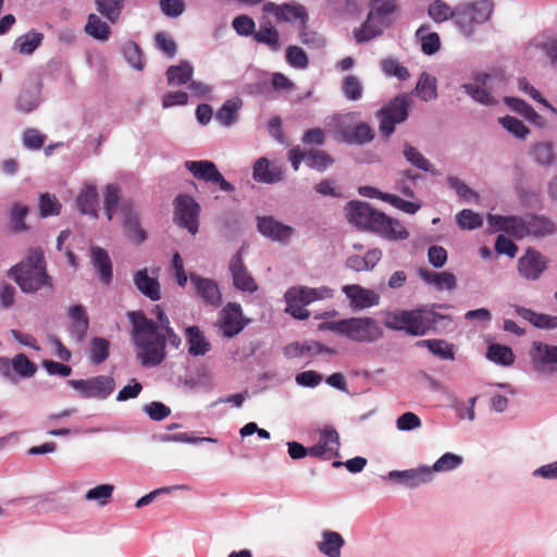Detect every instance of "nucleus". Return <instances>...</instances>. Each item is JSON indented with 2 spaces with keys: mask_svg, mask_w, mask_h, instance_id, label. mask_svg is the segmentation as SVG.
<instances>
[{
  "mask_svg": "<svg viewBox=\"0 0 557 557\" xmlns=\"http://www.w3.org/2000/svg\"><path fill=\"white\" fill-rule=\"evenodd\" d=\"M157 320L149 319L138 311L126 313L131 324V338L136 348V357L144 368H153L163 362L165 351V330L172 327L166 313L160 306L156 307Z\"/></svg>",
  "mask_w": 557,
  "mask_h": 557,
  "instance_id": "nucleus-1",
  "label": "nucleus"
},
{
  "mask_svg": "<svg viewBox=\"0 0 557 557\" xmlns=\"http://www.w3.org/2000/svg\"><path fill=\"white\" fill-rule=\"evenodd\" d=\"M346 218L357 228L369 231L388 240H404L409 236L403 223L374 209L368 202L351 200L346 207Z\"/></svg>",
  "mask_w": 557,
  "mask_h": 557,
  "instance_id": "nucleus-2",
  "label": "nucleus"
},
{
  "mask_svg": "<svg viewBox=\"0 0 557 557\" xmlns=\"http://www.w3.org/2000/svg\"><path fill=\"white\" fill-rule=\"evenodd\" d=\"M9 277L15 281L21 290L34 294L41 288H52V277L46 271V261L41 248H32L24 260L12 267Z\"/></svg>",
  "mask_w": 557,
  "mask_h": 557,
  "instance_id": "nucleus-3",
  "label": "nucleus"
},
{
  "mask_svg": "<svg viewBox=\"0 0 557 557\" xmlns=\"http://www.w3.org/2000/svg\"><path fill=\"white\" fill-rule=\"evenodd\" d=\"M319 331H330L351 342L374 344L383 338L384 329L372 317H350L319 324Z\"/></svg>",
  "mask_w": 557,
  "mask_h": 557,
  "instance_id": "nucleus-4",
  "label": "nucleus"
},
{
  "mask_svg": "<svg viewBox=\"0 0 557 557\" xmlns=\"http://www.w3.org/2000/svg\"><path fill=\"white\" fill-rule=\"evenodd\" d=\"M446 317L431 309L391 310L384 313V325L391 331L423 336Z\"/></svg>",
  "mask_w": 557,
  "mask_h": 557,
  "instance_id": "nucleus-5",
  "label": "nucleus"
},
{
  "mask_svg": "<svg viewBox=\"0 0 557 557\" xmlns=\"http://www.w3.org/2000/svg\"><path fill=\"white\" fill-rule=\"evenodd\" d=\"M334 296V290L327 286L307 287L294 286L286 290V312L298 320H307L310 317L309 310L305 307L323 299Z\"/></svg>",
  "mask_w": 557,
  "mask_h": 557,
  "instance_id": "nucleus-6",
  "label": "nucleus"
},
{
  "mask_svg": "<svg viewBox=\"0 0 557 557\" xmlns=\"http://www.w3.org/2000/svg\"><path fill=\"white\" fill-rule=\"evenodd\" d=\"M492 0H479L475 2L460 3L457 5L456 26L467 37L471 36L475 25L485 23L492 12Z\"/></svg>",
  "mask_w": 557,
  "mask_h": 557,
  "instance_id": "nucleus-7",
  "label": "nucleus"
},
{
  "mask_svg": "<svg viewBox=\"0 0 557 557\" xmlns=\"http://www.w3.org/2000/svg\"><path fill=\"white\" fill-rule=\"evenodd\" d=\"M408 108V97L399 95L376 112V119L380 123L379 129L383 137H389L395 131V125L407 120Z\"/></svg>",
  "mask_w": 557,
  "mask_h": 557,
  "instance_id": "nucleus-8",
  "label": "nucleus"
},
{
  "mask_svg": "<svg viewBox=\"0 0 557 557\" xmlns=\"http://www.w3.org/2000/svg\"><path fill=\"white\" fill-rule=\"evenodd\" d=\"M67 383L83 398L107 399L115 389V381L110 375H97L86 380H70Z\"/></svg>",
  "mask_w": 557,
  "mask_h": 557,
  "instance_id": "nucleus-9",
  "label": "nucleus"
},
{
  "mask_svg": "<svg viewBox=\"0 0 557 557\" xmlns=\"http://www.w3.org/2000/svg\"><path fill=\"white\" fill-rule=\"evenodd\" d=\"M176 223L195 235L199 227L200 206L189 195L181 194L174 200Z\"/></svg>",
  "mask_w": 557,
  "mask_h": 557,
  "instance_id": "nucleus-10",
  "label": "nucleus"
},
{
  "mask_svg": "<svg viewBox=\"0 0 557 557\" xmlns=\"http://www.w3.org/2000/svg\"><path fill=\"white\" fill-rule=\"evenodd\" d=\"M556 230V224L552 219L540 214H525L518 219L516 238L520 239L527 236L543 238L553 235Z\"/></svg>",
  "mask_w": 557,
  "mask_h": 557,
  "instance_id": "nucleus-11",
  "label": "nucleus"
},
{
  "mask_svg": "<svg viewBox=\"0 0 557 557\" xmlns=\"http://www.w3.org/2000/svg\"><path fill=\"white\" fill-rule=\"evenodd\" d=\"M185 168L194 177L205 181L206 183H214L222 191L232 193L235 190L234 185L224 178L212 161H186Z\"/></svg>",
  "mask_w": 557,
  "mask_h": 557,
  "instance_id": "nucleus-12",
  "label": "nucleus"
},
{
  "mask_svg": "<svg viewBox=\"0 0 557 557\" xmlns=\"http://www.w3.org/2000/svg\"><path fill=\"white\" fill-rule=\"evenodd\" d=\"M548 258L534 248H528L518 259L519 275L527 281H537L548 268Z\"/></svg>",
  "mask_w": 557,
  "mask_h": 557,
  "instance_id": "nucleus-13",
  "label": "nucleus"
},
{
  "mask_svg": "<svg viewBox=\"0 0 557 557\" xmlns=\"http://www.w3.org/2000/svg\"><path fill=\"white\" fill-rule=\"evenodd\" d=\"M122 214L123 232L128 240L134 244H141L147 238L146 231L140 226L136 206L132 200H123L120 205Z\"/></svg>",
  "mask_w": 557,
  "mask_h": 557,
  "instance_id": "nucleus-14",
  "label": "nucleus"
},
{
  "mask_svg": "<svg viewBox=\"0 0 557 557\" xmlns=\"http://www.w3.org/2000/svg\"><path fill=\"white\" fill-rule=\"evenodd\" d=\"M262 11L264 13L272 14L278 23L299 21L300 25H306L309 18L307 9L302 4L296 2L282 4L265 2L262 5Z\"/></svg>",
  "mask_w": 557,
  "mask_h": 557,
  "instance_id": "nucleus-15",
  "label": "nucleus"
},
{
  "mask_svg": "<svg viewBox=\"0 0 557 557\" xmlns=\"http://www.w3.org/2000/svg\"><path fill=\"white\" fill-rule=\"evenodd\" d=\"M247 322L244 319L240 305L230 302L221 310L218 326L223 336L232 338L244 330Z\"/></svg>",
  "mask_w": 557,
  "mask_h": 557,
  "instance_id": "nucleus-16",
  "label": "nucleus"
},
{
  "mask_svg": "<svg viewBox=\"0 0 557 557\" xmlns=\"http://www.w3.org/2000/svg\"><path fill=\"white\" fill-rule=\"evenodd\" d=\"M243 249H239L228 262V271L232 276L233 285L236 289L252 294L258 290V284L244 263L242 256Z\"/></svg>",
  "mask_w": 557,
  "mask_h": 557,
  "instance_id": "nucleus-17",
  "label": "nucleus"
},
{
  "mask_svg": "<svg viewBox=\"0 0 557 557\" xmlns=\"http://www.w3.org/2000/svg\"><path fill=\"white\" fill-rule=\"evenodd\" d=\"M530 357L536 372H557V346L533 342Z\"/></svg>",
  "mask_w": 557,
  "mask_h": 557,
  "instance_id": "nucleus-18",
  "label": "nucleus"
},
{
  "mask_svg": "<svg viewBox=\"0 0 557 557\" xmlns=\"http://www.w3.org/2000/svg\"><path fill=\"white\" fill-rule=\"evenodd\" d=\"M387 480L408 488H416L433 480L429 466L407 470H392L387 473Z\"/></svg>",
  "mask_w": 557,
  "mask_h": 557,
  "instance_id": "nucleus-19",
  "label": "nucleus"
},
{
  "mask_svg": "<svg viewBox=\"0 0 557 557\" xmlns=\"http://www.w3.org/2000/svg\"><path fill=\"white\" fill-rule=\"evenodd\" d=\"M342 290L349 300L350 308L355 311L364 310L380 304V295L361 285H345Z\"/></svg>",
  "mask_w": 557,
  "mask_h": 557,
  "instance_id": "nucleus-20",
  "label": "nucleus"
},
{
  "mask_svg": "<svg viewBox=\"0 0 557 557\" xmlns=\"http://www.w3.org/2000/svg\"><path fill=\"white\" fill-rule=\"evenodd\" d=\"M190 283L193 284L197 296L207 306L218 308L222 304V294L219 285L214 280L202 277L196 273L189 274Z\"/></svg>",
  "mask_w": 557,
  "mask_h": 557,
  "instance_id": "nucleus-21",
  "label": "nucleus"
},
{
  "mask_svg": "<svg viewBox=\"0 0 557 557\" xmlns=\"http://www.w3.org/2000/svg\"><path fill=\"white\" fill-rule=\"evenodd\" d=\"M310 455L319 458H332L339 456V435L332 426H325L319 442L310 447Z\"/></svg>",
  "mask_w": 557,
  "mask_h": 557,
  "instance_id": "nucleus-22",
  "label": "nucleus"
},
{
  "mask_svg": "<svg viewBox=\"0 0 557 557\" xmlns=\"http://www.w3.org/2000/svg\"><path fill=\"white\" fill-rule=\"evenodd\" d=\"M389 24L391 21H386L370 11L361 26L354 30V38L357 42L370 41L371 39L381 36L384 32V28L388 27Z\"/></svg>",
  "mask_w": 557,
  "mask_h": 557,
  "instance_id": "nucleus-23",
  "label": "nucleus"
},
{
  "mask_svg": "<svg viewBox=\"0 0 557 557\" xmlns=\"http://www.w3.org/2000/svg\"><path fill=\"white\" fill-rule=\"evenodd\" d=\"M491 76L486 73L478 74L473 83H467L461 85V88L467 95H469L474 101L484 106H493L496 103L495 98L487 90V83Z\"/></svg>",
  "mask_w": 557,
  "mask_h": 557,
  "instance_id": "nucleus-24",
  "label": "nucleus"
},
{
  "mask_svg": "<svg viewBox=\"0 0 557 557\" xmlns=\"http://www.w3.org/2000/svg\"><path fill=\"white\" fill-rule=\"evenodd\" d=\"M258 231L263 236L276 242H286L294 233L293 227L276 221L272 216L259 218Z\"/></svg>",
  "mask_w": 557,
  "mask_h": 557,
  "instance_id": "nucleus-25",
  "label": "nucleus"
},
{
  "mask_svg": "<svg viewBox=\"0 0 557 557\" xmlns=\"http://www.w3.org/2000/svg\"><path fill=\"white\" fill-rule=\"evenodd\" d=\"M252 177L258 183L274 184L283 180L282 168L267 158H259L253 164Z\"/></svg>",
  "mask_w": 557,
  "mask_h": 557,
  "instance_id": "nucleus-26",
  "label": "nucleus"
},
{
  "mask_svg": "<svg viewBox=\"0 0 557 557\" xmlns=\"http://www.w3.org/2000/svg\"><path fill=\"white\" fill-rule=\"evenodd\" d=\"M136 288L152 301L161 299V286L157 277L150 276L148 269H141L133 274Z\"/></svg>",
  "mask_w": 557,
  "mask_h": 557,
  "instance_id": "nucleus-27",
  "label": "nucleus"
},
{
  "mask_svg": "<svg viewBox=\"0 0 557 557\" xmlns=\"http://www.w3.org/2000/svg\"><path fill=\"white\" fill-rule=\"evenodd\" d=\"M71 319L70 335L76 343H82L89 329V319L82 305H73L69 308Z\"/></svg>",
  "mask_w": 557,
  "mask_h": 557,
  "instance_id": "nucleus-28",
  "label": "nucleus"
},
{
  "mask_svg": "<svg viewBox=\"0 0 557 557\" xmlns=\"http://www.w3.org/2000/svg\"><path fill=\"white\" fill-rule=\"evenodd\" d=\"M98 201L99 196L96 185L92 183H85L76 198L78 211L84 215L97 219L99 216L97 210Z\"/></svg>",
  "mask_w": 557,
  "mask_h": 557,
  "instance_id": "nucleus-29",
  "label": "nucleus"
},
{
  "mask_svg": "<svg viewBox=\"0 0 557 557\" xmlns=\"http://www.w3.org/2000/svg\"><path fill=\"white\" fill-rule=\"evenodd\" d=\"M345 543V539L341 533L323 530L320 541L317 542V549L325 557H341Z\"/></svg>",
  "mask_w": 557,
  "mask_h": 557,
  "instance_id": "nucleus-30",
  "label": "nucleus"
},
{
  "mask_svg": "<svg viewBox=\"0 0 557 557\" xmlns=\"http://www.w3.org/2000/svg\"><path fill=\"white\" fill-rule=\"evenodd\" d=\"M529 156L540 166L550 168L556 163L557 156L553 141L540 140L531 145Z\"/></svg>",
  "mask_w": 557,
  "mask_h": 557,
  "instance_id": "nucleus-31",
  "label": "nucleus"
},
{
  "mask_svg": "<svg viewBox=\"0 0 557 557\" xmlns=\"http://www.w3.org/2000/svg\"><path fill=\"white\" fill-rule=\"evenodd\" d=\"M418 273L425 283L433 285L437 290H454L457 287V278L450 272L420 269Z\"/></svg>",
  "mask_w": 557,
  "mask_h": 557,
  "instance_id": "nucleus-32",
  "label": "nucleus"
},
{
  "mask_svg": "<svg viewBox=\"0 0 557 557\" xmlns=\"http://www.w3.org/2000/svg\"><path fill=\"white\" fill-rule=\"evenodd\" d=\"M188 354L194 357L205 356L211 350V344L203 332L196 325L188 326L185 331Z\"/></svg>",
  "mask_w": 557,
  "mask_h": 557,
  "instance_id": "nucleus-33",
  "label": "nucleus"
},
{
  "mask_svg": "<svg viewBox=\"0 0 557 557\" xmlns=\"http://www.w3.org/2000/svg\"><path fill=\"white\" fill-rule=\"evenodd\" d=\"M515 312L522 319L529 321L532 325L543 330H555L557 329V315H550L545 313H539L531 309L512 306Z\"/></svg>",
  "mask_w": 557,
  "mask_h": 557,
  "instance_id": "nucleus-34",
  "label": "nucleus"
},
{
  "mask_svg": "<svg viewBox=\"0 0 557 557\" xmlns=\"http://www.w3.org/2000/svg\"><path fill=\"white\" fill-rule=\"evenodd\" d=\"M91 263L104 284L112 281V262L106 249L94 246L90 249Z\"/></svg>",
  "mask_w": 557,
  "mask_h": 557,
  "instance_id": "nucleus-35",
  "label": "nucleus"
},
{
  "mask_svg": "<svg viewBox=\"0 0 557 557\" xmlns=\"http://www.w3.org/2000/svg\"><path fill=\"white\" fill-rule=\"evenodd\" d=\"M40 103V86L34 84L24 87L17 96L15 108L23 113H30L38 108Z\"/></svg>",
  "mask_w": 557,
  "mask_h": 557,
  "instance_id": "nucleus-36",
  "label": "nucleus"
},
{
  "mask_svg": "<svg viewBox=\"0 0 557 557\" xmlns=\"http://www.w3.org/2000/svg\"><path fill=\"white\" fill-rule=\"evenodd\" d=\"M165 75L170 86L185 85L191 82L194 67L188 61L182 60L177 65L169 66Z\"/></svg>",
  "mask_w": 557,
  "mask_h": 557,
  "instance_id": "nucleus-37",
  "label": "nucleus"
},
{
  "mask_svg": "<svg viewBox=\"0 0 557 557\" xmlns=\"http://www.w3.org/2000/svg\"><path fill=\"white\" fill-rule=\"evenodd\" d=\"M243 102L239 98L226 100L215 113V120L224 127H230L238 120V110Z\"/></svg>",
  "mask_w": 557,
  "mask_h": 557,
  "instance_id": "nucleus-38",
  "label": "nucleus"
},
{
  "mask_svg": "<svg viewBox=\"0 0 557 557\" xmlns=\"http://www.w3.org/2000/svg\"><path fill=\"white\" fill-rule=\"evenodd\" d=\"M416 37L421 45V50L426 55H433L441 49V39L437 33L430 32L429 25H421Z\"/></svg>",
  "mask_w": 557,
  "mask_h": 557,
  "instance_id": "nucleus-39",
  "label": "nucleus"
},
{
  "mask_svg": "<svg viewBox=\"0 0 557 557\" xmlns=\"http://www.w3.org/2000/svg\"><path fill=\"white\" fill-rule=\"evenodd\" d=\"M403 154L405 159L413 166L424 172H429L432 175H438L433 164L412 145L406 143L403 147Z\"/></svg>",
  "mask_w": 557,
  "mask_h": 557,
  "instance_id": "nucleus-40",
  "label": "nucleus"
},
{
  "mask_svg": "<svg viewBox=\"0 0 557 557\" xmlns=\"http://www.w3.org/2000/svg\"><path fill=\"white\" fill-rule=\"evenodd\" d=\"M416 346L428 348L432 355H434L443 360H454L455 359L453 345L447 343L444 339H437V338L421 339L416 343Z\"/></svg>",
  "mask_w": 557,
  "mask_h": 557,
  "instance_id": "nucleus-41",
  "label": "nucleus"
},
{
  "mask_svg": "<svg viewBox=\"0 0 557 557\" xmlns=\"http://www.w3.org/2000/svg\"><path fill=\"white\" fill-rule=\"evenodd\" d=\"M519 216H503L488 213L486 216L488 230L491 232L503 231L516 238V231L518 230Z\"/></svg>",
  "mask_w": 557,
  "mask_h": 557,
  "instance_id": "nucleus-42",
  "label": "nucleus"
},
{
  "mask_svg": "<svg viewBox=\"0 0 557 557\" xmlns=\"http://www.w3.org/2000/svg\"><path fill=\"white\" fill-rule=\"evenodd\" d=\"M253 39L268 46L272 51H278L281 48L280 34L270 22L260 26L259 30L253 34Z\"/></svg>",
  "mask_w": 557,
  "mask_h": 557,
  "instance_id": "nucleus-43",
  "label": "nucleus"
},
{
  "mask_svg": "<svg viewBox=\"0 0 557 557\" xmlns=\"http://www.w3.org/2000/svg\"><path fill=\"white\" fill-rule=\"evenodd\" d=\"M44 35L39 32L30 30L14 41V48L25 55L32 54L41 44Z\"/></svg>",
  "mask_w": 557,
  "mask_h": 557,
  "instance_id": "nucleus-44",
  "label": "nucleus"
},
{
  "mask_svg": "<svg viewBox=\"0 0 557 557\" xmlns=\"http://www.w3.org/2000/svg\"><path fill=\"white\" fill-rule=\"evenodd\" d=\"M345 144L347 145H364L373 140L374 132L366 123H358L351 127L349 134H345Z\"/></svg>",
  "mask_w": 557,
  "mask_h": 557,
  "instance_id": "nucleus-45",
  "label": "nucleus"
},
{
  "mask_svg": "<svg viewBox=\"0 0 557 557\" xmlns=\"http://www.w3.org/2000/svg\"><path fill=\"white\" fill-rule=\"evenodd\" d=\"M110 355V342L103 337H94L90 341L89 360L92 364L103 363Z\"/></svg>",
  "mask_w": 557,
  "mask_h": 557,
  "instance_id": "nucleus-46",
  "label": "nucleus"
},
{
  "mask_svg": "<svg viewBox=\"0 0 557 557\" xmlns=\"http://www.w3.org/2000/svg\"><path fill=\"white\" fill-rule=\"evenodd\" d=\"M416 91L423 101L435 99L437 97L436 78L423 72L417 83Z\"/></svg>",
  "mask_w": 557,
  "mask_h": 557,
  "instance_id": "nucleus-47",
  "label": "nucleus"
},
{
  "mask_svg": "<svg viewBox=\"0 0 557 557\" xmlns=\"http://www.w3.org/2000/svg\"><path fill=\"white\" fill-rule=\"evenodd\" d=\"M462 456L454 453H445L432 467H429V470L431 471V475L434 476V472H449L456 470L462 465Z\"/></svg>",
  "mask_w": 557,
  "mask_h": 557,
  "instance_id": "nucleus-48",
  "label": "nucleus"
},
{
  "mask_svg": "<svg viewBox=\"0 0 557 557\" xmlns=\"http://www.w3.org/2000/svg\"><path fill=\"white\" fill-rule=\"evenodd\" d=\"M85 32L97 40H107L110 35V26L97 14L91 13L85 25Z\"/></svg>",
  "mask_w": 557,
  "mask_h": 557,
  "instance_id": "nucleus-49",
  "label": "nucleus"
},
{
  "mask_svg": "<svg viewBox=\"0 0 557 557\" xmlns=\"http://www.w3.org/2000/svg\"><path fill=\"white\" fill-rule=\"evenodd\" d=\"M457 5L451 9L447 3L442 0H435L429 7L428 14L436 23L445 22L449 18L454 20L456 24Z\"/></svg>",
  "mask_w": 557,
  "mask_h": 557,
  "instance_id": "nucleus-50",
  "label": "nucleus"
},
{
  "mask_svg": "<svg viewBox=\"0 0 557 557\" xmlns=\"http://www.w3.org/2000/svg\"><path fill=\"white\" fill-rule=\"evenodd\" d=\"M486 357L488 360L506 367L512 364L515 361L512 350L509 347L499 344L490 345Z\"/></svg>",
  "mask_w": 557,
  "mask_h": 557,
  "instance_id": "nucleus-51",
  "label": "nucleus"
},
{
  "mask_svg": "<svg viewBox=\"0 0 557 557\" xmlns=\"http://www.w3.org/2000/svg\"><path fill=\"white\" fill-rule=\"evenodd\" d=\"M333 158L323 150L306 151V164L319 172L325 171L333 164Z\"/></svg>",
  "mask_w": 557,
  "mask_h": 557,
  "instance_id": "nucleus-52",
  "label": "nucleus"
},
{
  "mask_svg": "<svg viewBox=\"0 0 557 557\" xmlns=\"http://www.w3.org/2000/svg\"><path fill=\"white\" fill-rule=\"evenodd\" d=\"M498 123L512 136L518 139H525L530 134V129L522 121L511 115H505L498 119Z\"/></svg>",
  "mask_w": 557,
  "mask_h": 557,
  "instance_id": "nucleus-53",
  "label": "nucleus"
},
{
  "mask_svg": "<svg viewBox=\"0 0 557 557\" xmlns=\"http://www.w3.org/2000/svg\"><path fill=\"white\" fill-rule=\"evenodd\" d=\"M124 0H95L97 11L114 23L123 9Z\"/></svg>",
  "mask_w": 557,
  "mask_h": 557,
  "instance_id": "nucleus-54",
  "label": "nucleus"
},
{
  "mask_svg": "<svg viewBox=\"0 0 557 557\" xmlns=\"http://www.w3.org/2000/svg\"><path fill=\"white\" fill-rule=\"evenodd\" d=\"M362 84L355 75H347L342 83V92L350 101H358L362 98Z\"/></svg>",
  "mask_w": 557,
  "mask_h": 557,
  "instance_id": "nucleus-55",
  "label": "nucleus"
},
{
  "mask_svg": "<svg viewBox=\"0 0 557 557\" xmlns=\"http://www.w3.org/2000/svg\"><path fill=\"white\" fill-rule=\"evenodd\" d=\"M123 55L125 61L135 70L140 71L144 69L145 63L143 61L141 50L139 46L134 41H127L123 46Z\"/></svg>",
  "mask_w": 557,
  "mask_h": 557,
  "instance_id": "nucleus-56",
  "label": "nucleus"
},
{
  "mask_svg": "<svg viewBox=\"0 0 557 557\" xmlns=\"http://www.w3.org/2000/svg\"><path fill=\"white\" fill-rule=\"evenodd\" d=\"M456 222L461 230H475L482 226L483 218L470 209H463L456 215Z\"/></svg>",
  "mask_w": 557,
  "mask_h": 557,
  "instance_id": "nucleus-57",
  "label": "nucleus"
},
{
  "mask_svg": "<svg viewBox=\"0 0 557 557\" xmlns=\"http://www.w3.org/2000/svg\"><path fill=\"white\" fill-rule=\"evenodd\" d=\"M113 491V485L100 484L87 491L85 494V499L89 502H97L100 506H104L112 497Z\"/></svg>",
  "mask_w": 557,
  "mask_h": 557,
  "instance_id": "nucleus-58",
  "label": "nucleus"
},
{
  "mask_svg": "<svg viewBox=\"0 0 557 557\" xmlns=\"http://www.w3.org/2000/svg\"><path fill=\"white\" fill-rule=\"evenodd\" d=\"M448 186L456 191L458 197L465 201L474 200L478 201L480 196L476 191L470 188L465 182L456 176L447 177Z\"/></svg>",
  "mask_w": 557,
  "mask_h": 557,
  "instance_id": "nucleus-59",
  "label": "nucleus"
},
{
  "mask_svg": "<svg viewBox=\"0 0 557 557\" xmlns=\"http://www.w3.org/2000/svg\"><path fill=\"white\" fill-rule=\"evenodd\" d=\"M12 368L20 376L25 379L34 376L37 371V366L24 354H18L12 359Z\"/></svg>",
  "mask_w": 557,
  "mask_h": 557,
  "instance_id": "nucleus-60",
  "label": "nucleus"
},
{
  "mask_svg": "<svg viewBox=\"0 0 557 557\" xmlns=\"http://www.w3.org/2000/svg\"><path fill=\"white\" fill-rule=\"evenodd\" d=\"M381 69L386 76H395L399 81H407L410 73L407 67L399 64L394 58H387L381 61Z\"/></svg>",
  "mask_w": 557,
  "mask_h": 557,
  "instance_id": "nucleus-61",
  "label": "nucleus"
},
{
  "mask_svg": "<svg viewBox=\"0 0 557 557\" xmlns=\"http://www.w3.org/2000/svg\"><path fill=\"white\" fill-rule=\"evenodd\" d=\"M286 61L292 67L299 70L306 69L309 64L307 53L298 46H289L286 49Z\"/></svg>",
  "mask_w": 557,
  "mask_h": 557,
  "instance_id": "nucleus-62",
  "label": "nucleus"
},
{
  "mask_svg": "<svg viewBox=\"0 0 557 557\" xmlns=\"http://www.w3.org/2000/svg\"><path fill=\"white\" fill-rule=\"evenodd\" d=\"M46 141V135L36 128H26L22 135L23 146L28 150H39Z\"/></svg>",
  "mask_w": 557,
  "mask_h": 557,
  "instance_id": "nucleus-63",
  "label": "nucleus"
},
{
  "mask_svg": "<svg viewBox=\"0 0 557 557\" xmlns=\"http://www.w3.org/2000/svg\"><path fill=\"white\" fill-rule=\"evenodd\" d=\"M143 410L153 421H162L171 414L170 407L161 401H151L145 405Z\"/></svg>",
  "mask_w": 557,
  "mask_h": 557,
  "instance_id": "nucleus-64",
  "label": "nucleus"
}]
</instances>
